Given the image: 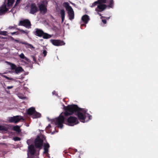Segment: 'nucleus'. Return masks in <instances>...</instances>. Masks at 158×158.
I'll return each mask as SVG.
<instances>
[{
  "label": "nucleus",
  "instance_id": "obj_51",
  "mask_svg": "<svg viewBox=\"0 0 158 158\" xmlns=\"http://www.w3.org/2000/svg\"><path fill=\"white\" fill-rule=\"evenodd\" d=\"M23 78H24V77H21V79H23Z\"/></svg>",
  "mask_w": 158,
  "mask_h": 158
},
{
  "label": "nucleus",
  "instance_id": "obj_31",
  "mask_svg": "<svg viewBox=\"0 0 158 158\" xmlns=\"http://www.w3.org/2000/svg\"><path fill=\"white\" fill-rule=\"evenodd\" d=\"M32 142V140L31 139H28L27 141V143L29 146L31 144V143Z\"/></svg>",
  "mask_w": 158,
  "mask_h": 158
},
{
  "label": "nucleus",
  "instance_id": "obj_23",
  "mask_svg": "<svg viewBox=\"0 0 158 158\" xmlns=\"http://www.w3.org/2000/svg\"><path fill=\"white\" fill-rule=\"evenodd\" d=\"M41 114L40 113L37 112L35 110V112L32 115V118H40L41 117Z\"/></svg>",
  "mask_w": 158,
  "mask_h": 158
},
{
  "label": "nucleus",
  "instance_id": "obj_5",
  "mask_svg": "<svg viewBox=\"0 0 158 158\" xmlns=\"http://www.w3.org/2000/svg\"><path fill=\"white\" fill-rule=\"evenodd\" d=\"M18 25L24 26L27 28H31V23L28 19H25L23 20L20 21Z\"/></svg>",
  "mask_w": 158,
  "mask_h": 158
},
{
  "label": "nucleus",
  "instance_id": "obj_52",
  "mask_svg": "<svg viewBox=\"0 0 158 158\" xmlns=\"http://www.w3.org/2000/svg\"><path fill=\"white\" fill-rule=\"evenodd\" d=\"M77 149H76L75 150V152H77Z\"/></svg>",
  "mask_w": 158,
  "mask_h": 158
},
{
  "label": "nucleus",
  "instance_id": "obj_12",
  "mask_svg": "<svg viewBox=\"0 0 158 158\" xmlns=\"http://www.w3.org/2000/svg\"><path fill=\"white\" fill-rule=\"evenodd\" d=\"M28 153L31 156L34 155L35 152V149L33 144H31L28 147Z\"/></svg>",
  "mask_w": 158,
  "mask_h": 158
},
{
  "label": "nucleus",
  "instance_id": "obj_2",
  "mask_svg": "<svg viewBox=\"0 0 158 158\" xmlns=\"http://www.w3.org/2000/svg\"><path fill=\"white\" fill-rule=\"evenodd\" d=\"M65 118L64 116L60 114L59 116L56 118L54 121L56 125H57L58 127L62 128L63 127V123H64Z\"/></svg>",
  "mask_w": 158,
  "mask_h": 158
},
{
  "label": "nucleus",
  "instance_id": "obj_41",
  "mask_svg": "<svg viewBox=\"0 0 158 158\" xmlns=\"http://www.w3.org/2000/svg\"><path fill=\"white\" fill-rule=\"evenodd\" d=\"M9 28L10 29H14L15 27L14 26H10L9 27Z\"/></svg>",
  "mask_w": 158,
  "mask_h": 158
},
{
  "label": "nucleus",
  "instance_id": "obj_4",
  "mask_svg": "<svg viewBox=\"0 0 158 158\" xmlns=\"http://www.w3.org/2000/svg\"><path fill=\"white\" fill-rule=\"evenodd\" d=\"M43 140L38 136L34 141V145L36 148L40 149L42 148L43 144Z\"/></svg>",
  "mask_w": 158,
  "mask_h": 158
},
{
  "label": "nucleus",
  "instance_id": "obj_14",
  "mask_svg": "<svg viewBox=\"0 0 158 158\" xmlns=\"http://www.w3.org/2000/svg\"><path fill=\"white\" fill-rule=\"evenodd\" d=\"M9 8L7 7L6 5L3 4L0 8V15L5 14L9 10Z\"/></svg>",
  "mask_w": 158,
  "mask_h": 158
},
{
  "label": "nucleus",
  "instance_id": "obj_32",
  "mask_svg": "<svg viewBox=\"0 0 158 158\" xmlns=\"http://www.w3.org/2000/svg\"><path fill=\"white\" fill-rule=\"evenodd\" d=\"M98 4L97 1H96L94 2L91 6V7H94L95 6H96Z\"/></svg>",
  "mask_w": 158,
  "mask_h": 158
},
{
  "label": "nucleus",
  "instance_id": "obj_16",
  "mask_svg": "<svg viewBox=\"0 0 158 158\" xmlns=\"http://www.w3.org/2000/svg\"><path fill=\"white\" fill-rule=\"evenodd\" d=\"M35 31L34 32V34L38 37H42L43 35L44 32L41 29L36 28L35 29Z\"/></svg>",
  "mask_w": 158,
  "mask_h": 158
},
{
  "label": "nucleus",
  "instance_id": "obj_28",
  "mask_svg": "<svg viewBox=\"0 0 158 158\" xmlns=\"http://www.w3.org/2000/svg\"><path fill=\"white\" fill-rule=\"evenodd\" d=\"M20 57L23 59H25L26 60H27L28 59L26 58L23 53H21L19 56Z\"/></svg>",
  "mask_w": 158,
  "mask_h": 158
},
{
  "label": "nucleus",
  "instance_id": "obj_44",
  "mask_svg": "<svg viewBox=\"0 0 158 158\" xmlns=\"http://www.w3.org/2000/svg\"><path fill=\"white\" fill-rule=\"evenodd\" d=\"M92 118V116L91 115H89V119H91Z\"/></svg>",
  "mask_w": 158,
  "mask_h": 158
},
{
  "label": "nucleus",
  "instance_id": "obj_54",
  "mask_svg": "<svg viewBox=\"0 0 158 158\" xmlns=\"http://www.w3.org/2000/svg\"><path fill=\"white\" fill-rule=\"evenodd\" d=\"M20 98L22 99V98H23L22 97H21V98Z\"/></svg>",
  "mask_w": 158,
  "mask_h": 158
},
{
  "label": "nucleus",
  "instance_id": "obj_17",
  "mask_svg": "<svg viewBox=\"0 0 158 158\" xmlns=\"http://www.w3.org/2000/svg\"><path fill=\"white\" fill-rule=\"evenodd\" d=\"M42 2V3L40 4L39 6L40 10H42L46 8L47 5L48 4V2L47 0H43Z\"/></svg>",
  "mask_w": 158,
  "mask_h": 158
},
{
  "label": "nucleus",
  "instance_id": "obj_37",
  "mask_svg": "<svg viewBox=\"0 0 158 158\" xmlns=\"http://www.w3.org/2000/svg\"><path fill=\"white\" fill-rule=\"evenodd\" d=\"M65 6L66 7V10H67V7H68V6H70L68 2H64V3Z\"/></svg>",
  "mask_w": 158,
  "mask_h": 158
},
{
  "label": "nucleus",
  "instance_id": "obj_21",
  "mask_svg": "<svg viewBox=\"0 0 158 158\" xmlns=\"http://www.w3.org/2000/svg\"><path fill=\"white\" fill-rule=\"evenodd\" d=\"M60 14L61 18L62 21L63 22L64 21L65 15V12L64 9H62L60 10Z\"/></svg>",
  "mask_w": 158,
  "mask_h": 158
},
{
  "label": "nucleus",
  "instance_id": "obj_47",
  "mask_svg": "<svg viewBox=\"0 0 158 158\" xmlns=\"http://www.w3.org/2000/svg\"><path fill=\"white\" fill-rule=\"evenodd\" d=\"M56 93V92L55 91H53L52 92V93L53 94H55V93Z\"/></svg>",
  "mask_w": 158,
  "mask_h": 158
},
{
  "label": "nucleus",
  "instance_id": "obj_38",
  "mask_svg": "<svg viewBox=\"0 0 158 158\" xmlns=\"http://www.w3.org/2000/svg\"><path fill=\"white\" fill-rule=\"evenodd\" d=\"M19 31L20 32H22L23 33H27L25 32V31H24L23 30L19 29Z\"/></svg>",
  "mask_w": 158,
  "mask_h": 158
},
{
  "label": "nucleus",
  "instance_id": "obj_10",
  "mask_svg": "<svg viewBox=\"0 0 158 158\" xmlns=\"http://www.w3.org/2000/svg\"><path fill=\"white\" fill-rule=\"evenodd\" d=\"M22 0H16L15 5L14 6V7H15L17 5H18ZM14 2V0H8L7 3L6 5V6H7L8 8H10L12 6Z\"/></svg>",
  "mask_w": 158,
  "mask_h": 158
},
{
  "label": "nucleus",
  "instance_id": "obj_19",
  "mask_svg": "<svg viewBox=\"0 0 158 158\" xmlns=\"http://www.w3.org/2000/svg\"><path fill=\"white\" fill-rule=\"evenodd\" d=\"M35 108L31 107L28 110L27 113L29 115H33L34 112H35Z\"/></svg>",
  "mask_w": 158,
  "mask_h": 158
},
{
  "label": "nucleus",
  "instance_id": "obj_8",
  "mask_svg": "<svg viewBox=\"0 0 158 158\" xmlns=\"http://www.w3.org/2000/svg\"><path fill=\"white\" fill-rule=\"evenodd\" d=\"M30 13L32 14H34L38 11V8L36 4L35 3H31L30 5Z\"/></svg>",
  "mask_w": 158,
  "mask_h": 158
},
{
  "label": "nucleus",
  "instance_id": "obj_36",
  "mask_svg": "<svg viewBox=\"0 0 158 158\" xmlns=\"http://www.w3.org/2000/svg\"><path fill=\"white\" fill-rule=\"evenodd\" d=\"M43 54L44 55V56L45 57L46 56L47 54V52L45 50H44L43 52Z\"/></svg>",
  "mask_w": 158,
  "mask_h": 158
},
{
  "label": "nucleus",
  "instance_id": "obj_22",
  "mask_svg": "<svg viewBox=\"0 0 158 158\" xmlns=\"http://www.w3.org/2000/svg\"><path fill=\"white\" fill-rule=\"evenodd\" d=\"M9 128L4 125H0V131H7Z\"/></svg>",
  "mask_w": 158,
  "mask_h": 158
},
{
  "label": "nucleus",
  "instance_id": "obj_33",
  "mask_svg": "<svg viewBox=\"0 0 158 158\" xmlns=\"http://www.w3.org/2000/svg\"><path fill=\"white\" fill-rule=\"evenodd\" d=\"M14 140L15 141H20L21 140V139L19 137H16L14 138Z\"/></svg>",
  "mask_w": 158,
  "mask_h": 158
},
{
  "label": "nucleus",
  "instance_id": "obj_39",
  "mask_svg": "<svg viewBox=\"0 0 158 158\" xmlns=\"http://www.w3.org/2000/svg\"><path fill=\"white\" fill-rule=\"evenodd\" d=\"M102 22H103V23H104V24H106V20L105 19H102Z\"/></svg>",
  "mask_w": 158,
  "mask_h": 158
},
{
  "label": "nucleus",
  "instance_id": "obj_25",
  "mask_svg": "<svg viewBox=\"0 0 158 158\" xmlns=\"http://www.w3.org/2000/svg\"><path fill=\"white\" fill-rule=\"evenodd\" d=\"M43 35H42L44 39H48L50 38L52 36L48 34L47 33L44 32Z\"/></svg>",
  "mask_w": 158,
  "mask_h": 158
},
{
  "label": "nucleus",
  "instance_id": "obj_48",
  "mask_svg": "<svg viewBox=\"0 0 158 158\" xmlns=\"http://www.w3.org/2000/svg\"><path fill=\"white\" fill-rule=\"evenodd\" d=\"M110 18V17H106V19H109Z\"/></svg>",
  "mask_w": 158,
  "mask_h": 158
},
{
  "label": "nucleus",
  "instance_id": "obj_9",
  "mask_svg": "<svg viewBox=\"0 0 158 158\" xmlns=\"http://www.w3.org/2000/svg\"><path fill=\"white\" fill-rule=\"evenodd\" d=\"M12 70H14L15 73L18 74L23 71V69L21 67H17L16 65L14 64H12L11 65Z\"/></svg>",
  "mask_w": 158,
  "mask_h": 158
},
{
  "label": "nucleus",
  "instance_id": "obj_15",
  "mask_svg": "<svg viewBox=\"0 0 158 158\" xmlns=\"http://www.w3.org/2000/svg\"><path fill=\"white\" fill-rule=\"evenodd\" d=\"M15 42L20 43L21 44H23L26 45V47L27 48H30L31 49L34 48V47L31 44H29L27 42L25 41H20L19 40H17L16 39H15Z\"/></svg>",
  "mask_w": 158,
  "mask_h": 158
},
{
  "label": "nucleus",
  "instance_id": "obj_24",
  "mask_svg": "<svg viewBox=\"0 0 158 158\" xmlns=\"http://www.w3.org/2000/svg\"><path fill=\"white\" fill-rule=\"evenodd\" d=\"M106 3H109V5L108 6L112 8L114 5V1L113 0H106Z\"/></svg>",
  "mask_w": 158,
  "mask_h": 158
},
{
  "label": "nucleus",
  "instance_id": "obj_13",
  "mask_svg": "<svg viewBox=\"0 0 158 158\" xmlns=\"http://www.w3.org/2000/svg\"><path fill=\"white\" fill-rule=\"evenodd\" d=\"M107 6L106 4H99L95 9V11L101 12L104 10Z\"/></svg>",
  "mask_w": 158,
  "mask_h": 158
},
{
  "label": "nucleus",
  "instance_id": "obj_34",
  "mask_svg": "<svg viewBox=\"0 0 158 158\" xmlns=\"http://www.w3.org/2000/svg\"><path fill=\"white\" fill-rule=\"evenodd\" d=\"M31 57L32 58L33 61H34V63H36V59L35 56L33 55L31 56Z\"/></svg>",
  "mask_w": 158,
  "mask_h": 158
},
{
  "label": "nucleus",
  "instance_id": "obj_49",
  "mask_svg": "<svg viewBox=\"0 0 158 158\" xmlns=\"http://www.w3.org/2000/svg\"><path fill=\"white\" fill-rule=\"evenodd\" d=\"M48 127H51V126L50 124H49Z\"/></svg>",
  "mask_w": 158,
  "mask_h": 158
},
{
  "label": "nucleus",
  "instance_id": "obj_30",
  "mask_svg": "<svg viewBox=\"0 0 158 158\" xmlns=\"http://www.w3.org/2000/svg\"><path fill=\"white\" fill-rule=\"evenodd\" d=\"M7 32L6 31H0V35H6Z\"/></svg>",
  "mask_w": 158,
  "mask_h": 158
},
{
  "label": "nucleus",
  "instance_id": "obj_6",
  "mask_svg": "<svg viewBox=\"0 0 158 158\" xmlns=\"http://www.w3.org/2000/svg\"><path fill=\"white\" fill-rule=\"evenodd\" d=\"M8 119L9 122L14 123H18L21 120H24L21 116L19 115L9 117Z\"/></svg>",
  "mask_w": 158,
  "mask_h": 158
},
{
  "label": "nucleus",
  "instance_id": "obj_3",
  "mask_svg": "<svg viewBox=\"0 0 158 158\" xmlns=\"http://www.w3.org/2000/svg\"><path fill=\"white\" fill-rule=\"evenodd\" d=\"M67 124L70 126H73L79 123L77 118L75 117L70 116L67 119Z\"/></svg>",
  "mask_w": 158,
  "mask_h": 158
},
{
  "label": "nucleus",
  "instance_id": "obj_42",
  "mask_svg": "<svg viewBox=\"0 0 158 158\" xmlns=\"http://www.w3.org/2000/svg\"><path fill=\"white\" fill-rule=\"evenodd\" d=\"M13 87V86H7V89H10L12 88Z\"/></svg>",
  "mask_w": 158,
  "mask_h": 158
},
{
  "label": "nucleus",
  "instance_id": "obj_11",
  "mask_svg": "<svg viewBox=\"0 0 158 158\" xmlns=\"http://www.w3.org/2000/svg\"><path fill=\"white\" fill-rule=\"evenodd\" d=\"M51 41L52 44L56 46L63 45L65 44L63 41L59 40H52Z\"/></svg>",
  "mask_w": 158,
  "mask_h": 158
},
{
  "label": "nucleus",
  "instance_id": "obj_26",
  "mask_svg": "<svg viewBox=\"0 0 158 158\" xmlns=\"http://www.w3.org/2000/svg\"><path fill=\"white\" fill-rule=\"evenodd\" d=\"M13 130L17 132H19L21 131L20 130V127L18 125L14 126L13 127Z\"/></svg>",
  "mask_w": 158,
  "mask_h": 158
},
{
  "label": "nucleus",
  "instance_id": "obj_1",
  "mask_svg": "<svg viewBox=\"0 0 158 158\" xmlns=\"http://www.w3.org/2000/svg\"><path fill=\"white\" fill-rule=\"evenodd\" d=\"M64 108L65 112L63 114L64 116H68L75 114L81 122L83 123L85 122L87 110L84 109L80 108L77 105L74 104L68 105L65 106Z\"/></svg>",
  "mask_w": 158,
  "mask_h": 158
},
{
  "label": "nucleus",
  "instance_id": "obj_43",
  "mask_svg": "<svg viewBox=\"0 0 158 158\" xmlns=\"http://www.w3.org/2000/svg\"><path fill=\"white\" fill-rule=\"evenodd\" d=\"M86 24H81V27H82V26H86V25H85Z\"/></svg>",
  "mask_w": 158,
  "mask_h": 158
},
{
  "label": "nucleus",
  "instance_id": "obj_45",
  "mask_svg": "<svg viewBox=\"0 0 158 158\" xmlns=\"http://www.w3.org/2000/svg\"><path fill=\"white\" fill-rule=\"evenodd\" d=\"M105 18H106V17H104L103 16H102L101 17V19H103Z\"/></svg>",
  "mask_w": 158,
  "mask_h": 158
},
{
  "label": "nucleus",
  "instance_id": "obj_35",
  "mask_svg": "<svg viewBox=\"0 0 158 158\" xmlns=\"http://www.w3.org/2000/svg\"><path fill=\"white\" fill-rule=\"evenodd\" d=\"M2 76L3 77H5V78H6V79H8V80H13V78H9V77H7V76H5V75H2Z\"/></svg>",
  "mask_w": 158,
  "mask_h": 158
},
{
  "label": "nucleus",
  "instance_id": "obj_46",
  "mask_svg": "<svg viewBox=\"0 0 158 158\" xmlns=\"http://www.w3.org/2000/svg\"><path fill=\"white\" fill-rule=\"evenodd\" d=\"M11 38L12 40L15 41V39H14L12 37H11Z\"/></svg>",
  "mask_w": 158,
  "mask_h": 158
},
{
  "label": "nucleus",
  "instance_id": "obj_29",
  "mask_svg": "<svg viewBox=\"0 0 158 158\" xmlns=\"http://www.w3.org/2000/svg\"><path fill=\"white\" fill-rule=\"evenodd\" d=\"M41 12H42L43 15H44L46 13L47 11V7L45 8L44 9L42 10H40Z\"/></svg>",
  "mask_w": 158,
  "mask_h": 158
},
{
  "label": "nucleus",
  "instance_id": "obj_18",
  "mask_svg": "<svg viewBox=\"0 0 158 158\" xmlns=\"http://www.w3.org/2000/svg\"><path fill=\"white\" fill-rule=\"evenodd\" d=\"M81 20L85 24H87L89 20V17L87 15H84L82 16Z\"/></svg>",
  "mask_w": 158,
  "mask_h": 158
},
{
  "label": "nucleus",
  "instance_id": "obj_27",
  "mask_svg": "<svg viewBox=\"0 0 158 158\" xmlns=\"http://www.w3.org/2000/svg\"><path fill=\"white\" fill-rule=\"evenodd\" d=\"M97 2L98 4H102V3H106V0H98Z\"/></svg>",
  "mask_w": 158,
  "mask_h": 158
},
{
  "label": "nucleus",
  "instance_id": "obj_20",
  "mask_svg": "<svg viewBox=\"0 0 158 158\" xmlns=\"http://www.w3.org/2000/svg\"><path fill=\"white\" fill-rule=\"evenodd\" d=\"M50 147L49 144L48 143H47L44 144V153H48V148Z\"/></svg>",
  "mask_w": 158,
  "mask_h": 158
},
{
  "label": "nucleus",
  "instance_id": "obj_7",
  "mask_svg": "<svg viewBox=\"0 0 158 158\" xmlns=\"http://www.w3.org/2000/svg\"><path fill=\"white\" fill-rule=\"evenodd\" d=\"M69 19L70 20H72L74 18V14L73 10L71 6H68L67 7Z\"/></svg>",
  "mask_w": 158,
  "mask_h": 158
},
{
  "label": "nucleus",
  "instance_id": "obj_53",
  "mask_svg": "<svg viewBox=\"0 0 158 158\" xmlns=\"http://www.w3.org/2000/svg\"><path fill=\"white\" fill-rule=\"evenodd\" d=\"M0 38H2V37H1V36H0Z\"/></svg>",
  "mask_w": 158,
  "mask_h": 158
},
{
  "label": "nucleus",
  "instance_id": "obj_40",
  "mask_svg": "<svg viewBox=\"0 0 158 158\" xmlns=\"http://www.w3.org/2000/svg\"><path fill=\"white\" fill-rule=\"evenodd\" d=\"M11 34L12 35H15V34L17 35L18 33H17V32H14L11 33Z\"/></svg>",
  "mask_w": 158,
  "mask_h": 158
},
{
  "label": "nucleus",
  "instance_id": "obj_50",
  "mask_svg": "<svg viewBox=\"0 0 158 158\" xmlns=\"http://www.w3.org/2000/svg\"><path fill=\"white\" fill-rule=\"evenodd\" d=\"M98 14H99V15H100V16H101V15H101V14L98 13Z\"/></svg>",
  "mask_w": 158,
  "mask_h": 158
}]
</instances>
